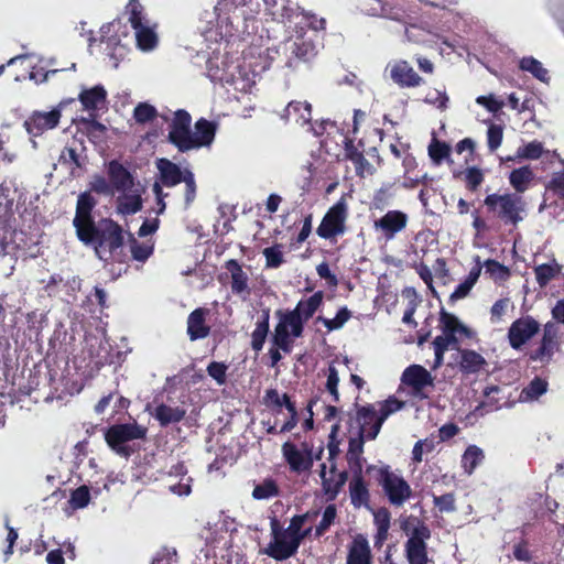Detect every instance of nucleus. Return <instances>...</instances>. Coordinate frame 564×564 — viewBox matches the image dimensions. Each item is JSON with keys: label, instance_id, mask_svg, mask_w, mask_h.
<instances>
[{"label": "nucleus", "instance_id": "864d4df0", "mask_svg": "<svg viewBox=\"0 0 564 564\" xmlns=\"http://www.w3.org/2000/svg\"><path fill=\"white\" fill-rule=\"evenodd\" d=\"M481 265L485 272L495 281H505L509 276V270L496 260H486Z\"/></svg>", "mask_w": 564, "mask_h": 564}, {"label": "nucleus", "instance_id": "0e129e2a", "mask_svg": "<svg viewBox=\"0 0 564 564\" xmlns=\"http://www.w3.org/2000/svg\"><path fill=\"white\" fill-rule=\"evenodd\" d=\"M511 306V302L508 297L500 299L494 303L490 308V321L494 324L500 323L502 321L503 315Z\"/></svg>", "mask_w": 564, "mask_h": 564}, {"label": "nucleus", "instance_id": "7ed1b4c3", "mask_svg": "<svg viewBox=\"0 0 564 564\" xmlns=\"http://www.w3.org/2000/svg\"><path fill=\"white\" fill-rule=\"evenodd\" d=\"M192 118L185 110H177L169 126V140L181 152L209 147L215 138L216 123L204 118L195 123L191 130Z\"/></svg>", "mask_w": 564, "mask_h": 564}, {"label": "nucleus", "instance_id": "13d9d810", "mask_svg": "<svg viewBox=\"0 0 564 564\" xmlns=\"http://www.w3.org/2000/svg\"><path fill=\"white\" fill-rule=\"evenodd\" d=\"M265 401L268 404L278 408L285 406L289 412H294V403L291 402L288 394H280L276 390L270 389L265 392Z\"/></svg>", "mask_w": 564, "mask_h": 564}, {"label": "nucleus", "instance_id": "c9c22d12", "mask_svg": "<svg viewBox=\"0 0 564 564\" xmlns=\"http://www.w3.org/2000/svg\"><path fill=\"white\" fill-rule=\"evenodd\" d=\"M459 337L444 333L440 336H436L432 343L434 347L435 360L434 368L440 367L444 360V354L448 349H457L458 348Z\"/></svg>", "mask_w": 564, "mask_h": 564}, {"label": "nucleus", "instance_id": "052dcab7", "mask_svg": "<svg viewBox=\"0 0 564 564\" xmlns=\"http://www.w3.org/2000/svg\"><path fill=\"white\" fill-rule=\"evenodd\" d=\"M349 318L350 312L346 307L340 308L334 318L319 317V319L328 330L341 328Z\"/></svg>", "mask_w": 564, "mask_h": 564}, {"label": "nucleus", "instance_id": "a878e982", "mask_svg": "<svg viewBox=\"0 0 564 564\" xmlns=\"http://www.w3.org/2000/svg\"><path fill=\"white\" fill-rule=\"evenodd\" d=\"M148 410L162 426L178 423L184 419L186 414V410L184 408L174 403H160L152 410L150 408H148Z\"/></svg>", "mask_w": 564, "mask_h": 564}, {"label": "nucleus", "instance_id": "09e8293b", "mask_svg": "<svg viewBox=\"0 0 564 564\" xmlns=\"http://www.w3.org/2000/svg\"><path fill=\"white\" fill-rule=\"evenodd\" d=\"M498 392H499V388L497 386L487 387L484 391V394L487 398V401H484L480 404H478L471 414L474 416H484L485 414L498 409V405H497L498 401L494 400L491 398V395L494 393H498Z\"/></svg>", "mask_w": 564, "mask_h": 564}, {"label": "nucleus", "instance_id": "aec40b11", "mask_svg": "<svg viewBox=\"0 0 564 564\" xmlns=\"http://www.w3.org/2000/svg\"><path fill=\"white\" fill-rule=\"evenodd\" d=\"M401 381L411 389L412 395L421 399L427 398L425 389L434 384L432 375L420 365L408 367L402 373Z\"/></svg>", "mask_w": 564, "mask_h": 564}, {"label": "nucleus", "instance_id": "680f3d73", "mask_svg": "<svg viewBox=\"0 0 564 564\" xmlns=\"http://www.w3.org/2000/svg\"><path fill=\"white\" fill-rule=\"evenodd\" d=\"M535 279L540 286L546 285L558 272V269L552 264H541L535 268Z\"/></svg>", "mask_w": 564, "mask_h": 564}, {"label": "nucleus", "instance_id": "b1692460", "mask_svg": "<svg viewBox=\"0 0 564 564\" xmlns=\"http://www.w3.org/2000/svg\"><path fill=\"white\" fill-rule=\"evenodd\" d=\"M558 349V329L553 323L544 325L540 347L532 354L531 359L540 362H549Z\"/></svg>", "mask_w": 564, "mask_h": 564}, {"label": "nucleus", "instance_id": "f704fd0d", "mask_svg": "<svg viewBox=\"0 0 564 564\" xmlns=\"http://www.w3.org/2000/svg\"><path fill=\"white\" fill-rule=\"evenodd\" d=\"M534 177L533 170L529 165H525L511 171L509 174V183L516 191V194L519 195L530 188Z\"/></svg>", "mask_w": 564, "mask_h": 564}, {"label": "nucleus", "instance_id": "2f4dec72", "mask_svg": "<svg viewBox=\"0 0 564 564\" xmlns=\"http://www.w3.org/2000/svg\"><path fill=\"white\" fill-rule=\"evenodd\" d=\"M283 117L288 121L304 127L312 120V106L306 101H291L284 109Z\"/></svg>", "mask_w": 564, "mask_h": 564}, {"label": "nucleus", "instance_id": "603ef678", "mask_svg": "<svg viewBox=\"0 0 564 564\" xmlns=\"http://www.w3.org/2000/svg\"><path fill=\"white\" fill-rule=\"evenodd\" d=\"M326 377H327V380H326V390L329 392L330 397H332V401L333 402H338L339 401V392H338V383H339V373H338V370L336 369L334 362H332L327 369V372H326Z\"/></svg>", "mask_w": 564, "mask_h": 564}, {"label": "nucleus", "instance_id": "f03ea898", "mask_svg": "<svg viewBox=\"0 0 564 564\" xmlns=\"http://www.w3.org/2000/svg\"><path fill=\"white\" fill-rule=\"evenodd\" d=\"M316 513L306 512L294 516L288 528H282L276 519H272L271 541L261 551L275 561H285L297 553L302 541L313 533V521Z\"/></svg>", "mask_w": 564, "mask_h": 564}, {"label": "nucleus", "instance_id": "9b49d317", "mask_svg": "<svg viewBox=\"0 0 564 564\" xmlns=\"http://www.w3.org/2000/svg\"><path fill=\"white\" fill-rule=\"evenodd\" d=\"M279 323L274 328V345L284 352H291L293 343L303 334L304 322L292 311L278 312Z\"/></svg>", "mask_w": 564, "mask_h": 564}, {"label": "nucleus", "instance_id": "a211bd4d", "mask_svg": "<svg viewBox=\"0 0 564 564\" xmlns=\"http://www.w3.org/2000/svg\"><path fill=\"white\" fill-rule=\"evenodd\" d=\"M61 120V110L58 108L51 111H34L23 123L28 134L31 137L33 147L36 142L33 138L42 135L45 131L54 129Z\"/></svg>", "mask_w": 564, "mask_h": 564}, {"label": "nucleus", "instance_id": "4468645a", "mask_svg": "<svg viewBox=\"0 0 564 564\" xmlns=\"http://www.w3.org/2000/svg\"><path fill=\"white\" fill-rule=\"evenodd\" d=\"M282 455L293 473L301 474L310 470L313 466L312 449L306 443L296 445L285 442L282 445Z\"/></svg>", "mask_w": 564, "mask_h": 564}, {"label": "nucleus", "instance_id": "a18cd8bd", "mask_svg": "<svg viewBox=\"0 0 564 564\" xmlns=\"http://www.w3.org/2000/svg\"><path fill=\"white\" fill-rule=\"evenodd\" d=\"M279 495V486L275 480L265 478L263 481L257 484L252 491V497L257 500H267Z\"/></svg>", "mask_w": 564, "mask_h": 564}, {"label": "nucleus", "instance_id": "c85d7f7f", "mask_svg": "<svg viewBox=\"0 0 564 564\" xmlns=\"http://www.w3.org/2000/svg\"><path fill=\"white\" fill-rule=\"evenodd\" d=\"M183 464L174 466L170 474L169 490L180 497L188 496L192 491V478L186 475Z\"/></svg>", "mask_w": 564, "mask_h": 564}, {"label": "nucleus", "instance_id": "774afa93", "mask_svg": "<svg viewBox=\"0 0 564 564\" xmlns=\"http://www.w3.org/2000/svg\"><path fill=\"white\" fill-rule=\"evenodd\" d=\"M434 506L441 511V512H453L455 511V496L453 494H445L442 496H434L433 497Z\"/></svg>", "mask_w": 564, "mask_h": 564}, {"label": "nucleus", "instance_id": "a19ab883", "mask_svg": "<svg viewBox=\"0 0 564 564\" xmlns=\"http://www.w3.org/2000/svg\"><path fill=\"white\" fill-rule=\"evenodd\" d=\"M519 68L523 72L530 73L538 80L549 84V70L542 65L540 61L532 56L522 57L519 62Z\"/></svg>", "mask_w": 564, "mask_h": 564}, {"label": "nucleus", "instance_id": "4d7b16f0", "mask_svg": "<svg viewBox=\"0 0 564 564\" xmlns=\"http://www.w3.org/2000/svg\"><path fill=\"white\" fill-rule=\"evenodd\" d=\"M130 250L134 260L143 262L152 254L153 245L149 241L138 242L135 239H132Z\"/></svg>", "mask_w": 564, "mask_h": 564}, {"label": "nucleus", "instance_id": "0eeeda50", "mask_svg": "<svg viewBox=\"0 0 564 564\" xmlns=\"http://www.w3.org/2000/svg\"><path fill=\"white\" fill-rule=\"evenodd\" d=\"M88 234L90 240L83 242L93 246L96 256L102 261L115 259L123 245V231L111 219H101L97 225L91 226V231Z\"/></svg>", "mask_w": 564, "mask_h": 564}, {"label": "nucleus", "instance_id": "7c9ffc66", "mask_svg": "<svg viewBox=\"0 0 564 564\" xmlns=\"http://www.w3.org/2000/svg\"><path fill=\"white\" fill-rule=\"evenodd\" d=\"M346 564H372L371 550L364 536L358 535L350 543Z\"/></svg>", "mask_w": 564, "mask_h": 564}, {"label": "nucleus", "instance_id": "473e14b6", "mask_svg": "<svg viewBox=\"0 0 564 564\" xmlns=\"http://www.w3.org/2000/svg\"><path fill=\"white\" fill-rule=\"evenodd\" d=\"M107 91L106 89L97 85L89 89H83L79 93V101L83 105V108L87 111H96L104 107L106 102Z\"/></svg>", "mask_w": 564, "mask_h": 564}, {"label": "nucleus", "instance_id": "412c9836", "mask_svg": "<svg viewBox=\"0 0 564 564\" xmlns=\"http://www.w3.org/2000/svg\"><path fill=\"white\" fill-rule=\"evenodd\" d=\"M319 477L323 490L330 498H335L347 480L346 471H338L334 462V452L329 449V458L321 465Z\"/></svg>", "mask_w": 564, "mask_h": 564}, {"label": "nucleus", "instance_id": "ea45409f", "mask_svg": "<svg viewBox=\"0 0 564 564\" xmlns=\"http://www.w3.org/2000/svg\"><path fill=\"white\" fill-rule=\"evenodd\" d=\"M228 270L231 273V290L236 294H241L243 297L249 294L248 290V275L241 267L235 261L228 262Z\"/></svg>", "mask_w": 564, "mask_h": 564}, {"label": "nucleus", "instance_id": "79ce46f5", "mask_svg": "<svg viewBox=\"0 0 564 564\" xmlns=\"http://www.w3.org/2000/svg\"><path fill=\"white\" fill-rule=\"evenodd\" d=\"M484 458V451L480 447L476 445H469L464 452L460 460L462 468L464 469L465 474L470 476L476 467L481 464Z\"/></svg>", "mask_w": 564, "mask_h": 564}, {"label": "nucleus", "instance_id": "e2e57ef3", "mask_svg": "<svg viewBox=\"0 0 564 564\" xmlns=\"http://www.w3.org/2000/svg\"><path fill=\"white\" fill-rule=\"evenodd\" d=\"M263 256L267 261V267L278 268L283 262V251L282 247L279 245L265 248L263 250Z\"/></svg>", "mask_w": 564, "mask_h": 564}, {"label": "nucleus", "instance_id": "c03bdc74", "mask_svg": "<svg viewBox=\"0 0 564 564\" xmlns=\"http://www.w3.org/2000/svg\"><path fill=\"white\" fill-rule=\"evenodd\" d=\"M441 327L444 333L452 334L458 337L469 336L468 328L460 323V321L453 314L442 312Z\"/></svg>", "mask_w": 564, "mask_h": 564}, {"label": "nucleus", "instance_id": "72a5a7b5", "mask_svg": "<svg viewBox=\"0 0 564 564\" xmlns=\"http://www.w3.org/2000/svg\"><path fill=\"white\" fill-rule=\"evenodd\" d=\"M475 263L476 265L469 271L467 278L462 283H459L455 291L451 294L449 300L452 302L465 299L478 281L482 269L481 261L478 256L475 257Z\"/></svg>", "mask_w": 564, "mask_h": 564}, {"label": "nucleus", "instance_id": "4be33fe9", "mask_svg": "<svg viewBox=\"0 0 564 564\" xmlns=\"http://www.w3.org/2000/svg\"><path fill=\"white\" fill-rule=\"evenodd\" d=\"M386 72L390 79L401 88H413L423 84V78L404 59L391 61L387 65Z\"/></svg>", "mask_w": 564, "mask_h": 564}, {"label": "nucleus", "instance_id": "5fc2aeb1", "mask_svg": "<svg viewBox=\"0 0 564 564\" xmlns=\"http://www.w3.org/2000/svg\"><path fill=\"white\" fill-rule=\"evenodd\" d=\"M335 518H336L335 506L334 505L327 506L323 512L322 520L319 521V523L316 525V528L314 530V536L315 538L322 536L328 530V528L334 523Z\"/></svg>", "mask_w": 564, "mask_h": 564}, {"label": "nucleus", "instance_id": "bf43d9fd", "mask_svg": "<svg viewBox=\"0 0 564 564\" xmlns=\"http://www.w3.org/2000/svg\"><path fill=\"white\" fill-rule=\"evenodd\" d=\"M90 501V492L87 486H80L75 489L69 498V505L73 509H82L88 506Z\"/></svg>", "mask_w": 564, "mask_h": 564}, {"label": "nucleus", "instance_id": "49530a36", "mask_svg": "<svg viewBox=\"0 0 564 564\" xmlns=\"http://www.w3.org/2000/svg\"><path fill=\"white\" fill-rule=\"evenodd\" d=\"M269 332V313H264L263 319L258 322L254 330L251 335V346L254 350L259 351L262 349L265 341V337Z\"/></svg>", "mask_w": 564, "mask_h": 564}, {"label": "nucleus", "instance_id": "2eb2a0df", "mask_svg": "<svg viewBox=\"0 0 564 564\" xmlns=\"http://www.w3.org/2000/svg\"><path fill=\"white\" fill-rule=\"evenodd\" d=\"M96 205V199L89 193H83L78 196L76 206V216L74 227L80 241H89L91 226L95 225L91 218V210Z\"/></svg>", "mask_w": 564, "mask_h": 564}, {"label": "nucleus", "instance_id": "393cba45", "mask_svg": "<svg viewBox=\"0 0 564 564\" xmlns=\"http://www.w3.org/2000/svg\"><path fill=\"white\" fill-rule=\"evenodd\" d=\"M357 422L361 437L375 440L384 421L373 408H361L357 412Z\"/></svg>", "mask_w": 564, "mask_h": 564}, {"label": "nucleus", "instance_id": "69168bd1", "mask_svg": "<svg viewBox=\"0 0 564 564\" xmlns=\"http://www.w3.org/2000/svg\"><path fill=\"white\" fill-rule=\"evenodd\" d=\"M359 7L362 13L370 17L384 14V6L380 0H360Z\"/></svg>", "mask_w": 564, "mask_h": 564}, {"label": "nucleus", "instance_id": "e433bc0d", "mask_svg": "<svg viewBox=\"0 0 564 564\" xmlns=\"http://www.w3.org/2000/svg\"><path fill=\"white\" fill-rule=\"evenodd\" d=\"M486 366L485 358L474 350H462L459 368L464 373H477Z\"/></svg>", "mask_w": 564, "mask_h": 564}, {"label": "nucleus", "instance_id": "6e6552de", "mask_svg": "<svg viewBox=\"0 0 564 564\" xmlns=\"http://www.w3.org/2000/svg\"><path fill=\"white\" fill-rule=\"evenodd\" d=\"M129 22L134 31L137 47L142 52H151L159 44L156 23L144 13L143 7L137 0H130L127 6Z\"/></svg>", "mask_w": 564, "mask_h": 564}, {"label": "nucleus", "instance_id": "58836bf2", "mask_svg": "<svg viewBox=\"0 0 564 564\" xmlns=\"http://www.w3.org/2000/svg\"><path fill=\"white\" fill-rule=\"evenodd\" d=\"M391 514L387 508H380L373 513L376 525L375 543L381 545L387 539L390 529Z\"/></svg>", "mask_w": 564, "mask_h": 564}, {"label": "nucleus", "instance_id": "c756f323", "mask_svg": "<svg viewBox=\"0 0 564 564\" xmlns=\"http://www.w3.org/2000/svg\"><path fill=\"white\" fill-rule=\"evenodd\" d=\"M108 175L112 188L118 192H126L135 186L130 172L117 161H111L108 164Z\"/></svg>", "mask_w": 564, "mask_h": 564}, {"label": "nucleus", "instance_id": "338daca9", "mask_svg": "<svg viewBox=\"0 0 564 564\" xmlns=\"http://www.w3.org/2000/svg\"><path fill=\"white\" fill-rule=\"evenodd\" d=\"M503 131L498 124H490L487 131V142L490 151H496L502 142Z\"/></svg>", "mask_w": 564, "mask_h": 564}, {"label": "nucleus", "instance_id": "37998d69", "mask_svg": "<svg viewBox=\"0 0 564 564\" xmlns=\"http://www.w3.org/2000/svg\"><path fill=\"white\" fill-rule=\"evenodd\" d=\"M547 391V382L544 379L535 377L519 395L520 402H533Z\"/></svg>", "mask_w": 564, "mask_h": 564}, {"label": "nucleus", "instance_id": "f257e3e1", "mask_svg": "<svg viewBox=\"0 0 564 564\" xmlns=\"http://www.w3.org/2000/svg\"><path fill=\"white\" fill-rule=\"evenodd\" d=\"M251 0H218L213 10L199 18V30L208 42H223L225 46L213 51L207 59V73L212 80L232 86L237 91L249 93L256 84V74L246 69L238 58L228 59V39L236 32H248V21L253 19L249 8Z\"/></svg>", "mask_w": 564, "mask_h": 564}, {"label": "nucleus", "instance_id": "ddd939ff", "mask_svg": "<svg viewBox=\"0 0 564 564\" xmlns=\"http://www.w3.org/2000/svg\"><path fill=\"white\" fill-rule=\"evenodd\" d=\"M283 50L292 55L286 63L291 68H296L299 62H310L317 53L313 41L305 39L300 31H296L295 37H290L283 43Z\"/></svg>", "mask_w": 564, "mask_h": 564}, {"label": "nucleus", "instance_id": "9d476101", "mask_svg": "<svg viewBox=\"0 0 564 564\" xmlns=\"http://www.w3.org/2000/svg\"><path fill=\"white\" fill-rule=\"evenodd\" d=\"M147 431V427L139 425L137 422L115 424L106 431L105 438L112 451L120 456L128 457L131 449L126 443L144 438Z\"/></svg>", "mask_w": 564, "mask_h": 564}, {"label": "nucleus", "instance_id": "cd10ccee", "mask_svg": "<svg viewBox=\"0 0 564 564\" xmlns=\"http://www.w3.org/2000/svg\"><path fill=\"white\" fill-rule=\"evenodd\" d=\"M117 198V212L121 215H133L142 208L141 188L139 186L130 187Z\"/></svg>", "mask_w": 564, "mask_h": 564}, {"label": "nucleus", "instance_id": "8fccbe9b", "mask_svg": "<svg viewBox=\"0 0 564 564\" xmlns=\"http://www.w3.org/2000/svg\"><path fill=\"white\" fill-rule=\"evenodd\" d=\"M544 152L543 144L540 141H531L522 147H519L516 152L514 159L518 160H538Z\"/></svg>", "mask_w": 564, "mask_h": 564}, {"label": "nucleus", "instance_id": "6e6d98bb", "mask_svg": "<svg viewBox=\"0 0 564 564\" xmlns=\"http://www.w3.org/2000/svg\"><path fill=\"white\" fill-rule=\"evenodd\" d=\"M449 153V145L437 140H433L429 147V155L436 165L441 164L443 160L447 159Z\"/></svg>", "mask_w": 564, "mask_h": 564}, {"label": "nucleus", "instance_id": "de8ad7c7", "mask_svg": "<svg viewBox=\"0 0 564 564\" xmlns=\"http://www.w3.org/2000/svg\"><path fill=\"white\" fill-rule=\"evenodd\" d=\"M351 502L360 507L368 500V489L361 477H355L349 484Z\"/></svg>", "mask_w": 564, "mask_h": 564}, {"label": "nucleus", "instance_id": "423d86ee", "mask_svg": "<svg viewBox=\"0 0 564 564\" xmlns=\"http://www.w3.org/2000/svg\"><path fill=\"white\" fill-rule=\"evenodd\" d=\"M400 529L406 535L404 553L409 564H427L426 541L431 538L429 527L414 516L400 518Z\"/></svg>", "mask_w": 564, "mask_h": 564}, {"label": "nucleus", "instance_id": "f8f14e48", "mask_svg": "<svg viewBox=\"0 0 564 564\" xmlns=\"http://www.w3.org/2000/svg\"><path fill=\"white\" fill-rule=\"evenodd\" d=\"M379 482L388 501L394 507H402L412 497L409 482L389 466L380 468Z\"/></svg>", "mask_w": 564, "mask_h": 564}, {"label": "nucleus", "instance_id": "6ab92c4d", "mask_svg": "<svg viewBox=\"0 0 564 564\" xmlns=\"http://www.w3.org/2000/svg\"><path fill=\"white\" fill-rule=\"evenodd\" d=\"M540 330V324L532 316L516 319L509 327L508 340L510 346L519 350Z\"/></svg>", "mask_w": 564, "mask_h": 564}, {"label": "nucleus", "instance_id": "20e7f679", "mask_svg": "<svg viewBox=\"0 0 564 564\" xmlns=\"http://www.w3.org/2000/svg\"><path fill=\"white\" fill-rule=\"evenodd\" d=\"M17 191L10 185L0 184V258L14 259L24 246V234L17 229L14 200Z\"/></svg>", "mask_w": 564, "mask_h": 564}, {"label": "nucleus", "instance_id": "5701e85b", "mask_svg": "<svg viewBox=\"0 0 564 564\" xmlns=\"http://www.w3.org/2000/svg\"><path fill=\"white\" fill-rule=\"evenodd\" d=\"M263 4L265 13L283 24H294L301 17L300 7L291 0H263Z\"/></svg>", "mask_w": 564, "mask_h": 564}, {"label": "nucleus", "instance_id": "dca6fc26", "mask_svg": "<svg viewBox=\"0 0 564 564\" xmlns=\"http://www.w3.org/2000/svg\"><path fill=\"white\" fill-rule=\"evenodd\" d=\"M409 223V216L398 209L388 210L382 217L373 221V229L386 241L393 240L402 232Z\"/></svg>", "mask_w": 564, "mask_h": 564}, {"label": "nucleus", "instance_id": "3c124183", "mask_svg": "<svg viewBox=\"0 0 564 564\" xmlns=\"http://www.w3.org/2000/svg\"><path fill=\"white\" fill-rule=\"evenodd\" d=\"M300 14H301V17H299V19L295 20L294 25H295V28L300 26L299 31L301 33L303 30V26H302L303 24L308 25L310 28H312L315 31L323 30L325 28L324 19H318L315 14L304 11V10H301V9H300Z\"/></svg>", "mask_w": 564, "mask_h": 564}, {"label": "nucleus", "instance_id": "bb28decb", "mask_svg": "<svg viewBox=\"0 0 564 564\" xmlns=\"http://www.w3.org/2000/svg\"><path fill=\"white\" fill-rule=\"evenodd\" d=\"M207 315L208 310L202 307L194 310L189 314L187 318V335L191 340L203 339L209 335L210 327L206 323Z\"/></svg>", "mask_w": 564, "mask_h": 564}, {"label": "nucleus", "instance_id": "1a4fd4ad", "mask_svg": "<svg viewBox=\"0 0 564 564\" xmlns=\"http://www.w3.org/2000/svg\"><path fill=\"white\" fill-rule=\"evenodd\" d=\"M485 205L505 223L517 225L523 219L525 204L516 193L490 194L485 198Z\"/></svg>", "mask_w": 564, "mask_h": 564}, {"label": "nucleus", "instance_id": "f3484780", "mask_svg": "<svg viewBox=\"0 0 564 564\" xmlns=\"http://www.w3.org/2000/svg\"><path fill=\"white\" fill-rule=\"evenodd\" d=\"M347 217V205L344 199L337 202L324 216L317 228L319 237L329 239L340 235L345 230V220Z\"/></svg>", "mask_w": 564, "mask_h": 564}, {"label": "nucleus", "instance_id": "39448f33", "mask_svg": "<svg viewBox=\"0 0 564 564\" xmlns=\"http://www.w3.org/2000/svg\"><path fill=\"white\" fill-rule=\"evenodd\" d=\"M156 167L160 173L161 183H154L153 192L158 198V204L160 205L159 214H162L165 209L162 185L172 187L183 182L185 184V207L191 206V204L195 200L197 189L193 172L188 169L182 170L177 164L171 162L167 159H159L156 162Z\"/></svg>", "mask_w": 564, "mask_h": 564}, {"label": "nucleus", "instance_id": "4c0bfd02", "mask_svg": "<svg viewBox=\"0 0 564 564\" xmlns=\"http://www.w3.org/2000/svg\"><path fill=\"white\" fill-rule=\"evenodd\" d=\"M322 302L323 293L316 292L308 299L300 301L292 312L297 313V316L305 323L314 315Z\"/></svg>", "mask_w": 564, "mask_h": 564}]
</instances>
